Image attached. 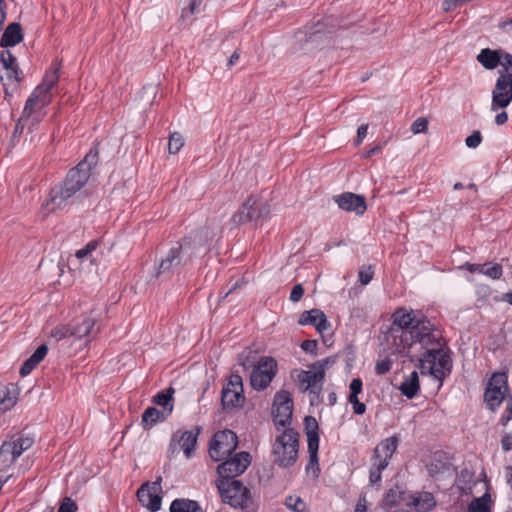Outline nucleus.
<instances>
[{
  "label": "nucleus",
  "instance_id": "62",
  "mask_svg": "<svg viewBox=\"0 0 512 512\" xmlns=\"http://www.w3.org/2000/svg\"><path fill=\"white\" fill-rule=\"evenodd\" d=\"M367 130H368V125H366V124H362L361 126L358 127V129H357V143H360V142L363 141V139L367 135Z\"/></svg>",
  "mask_w": 512,
  "mask_h": 512
},
{
  "label": "nucleus",
  "instance_id": "16",
  "mask_svg": "<svg viewBox=\"0 0 512 512\" xmlns=\"http://www.w3.org/2000/svg\"><path fill=\"white\" fill-rule=\"evenodd\" d=\"M201 431V427H196L195 431H181L178 430L173 433L169 452L170 454H174L175 452H179L183 450L184 455L187 459L191 458L197 444V438Z\"/></svg>",
  "mask_w": 512,
  "mask_h": 512
},
{
  "label": "nucleus",
  "instance_id": "50",
  "mask_svg": "<svg viewBox=\"0 0 512 512\" xmlns=\"http://www.w3.org/2000/svg\"><path fill=\"white\" fill-rule=\"evenodd\" d=\"M77 510L76 502L70 497H65L62 499L57 512H77Z\"/></svg>",
  "mask_w": 512,
  "mask_h": 512
},
{
  "label": "nucleus",
  "instance_id": "56",
  "mask_svg": "<svg viewBox=\"0 0 512 512\" xmlns=\"http://www.w3.org/2000/svg\"><path fill=\"white\" fill-rule=\"evenodd\" d=\"M482 141V136L479 131H474L470 136H468L465 140V144L469 148H476L480 145Z\"/></svg>",
  "mask_w": 512,
  "mask_h": 512
},
{
  "label": "nucleus",
  "instance_id": "38",
  "mask_svg": "<svg viewBox=\"0 0 512 512\" xmlns=\"http://www.w3.org/2000/svg\"><path fill=\"white\" fill-rule=\"evenodd\" d=\"M437 358L435 369H439V373H432V375L436 379L442 380L451 370V360L450 357L442 350H439Z\"/></svg>",
  "mask_w": 512,
  "mask_h": 512
},
{
  "label": "nucleus",
  "instance_id": "54",
  "mask_svg": "<svg viewBox=\"0 0 512 512\" xmlns=\"http://www.w3.org/2000/svg\"><path fill=\"white\" fill-rule=\"evenodd\" d=\"M391 366H392L391 359L386 357L376 363L375 371L379 375H384L390 371Z\"/></svg>",
  "mask_w": 512,
  "mask_h": 512
},
{
  "label": "nucleus",
  "instance_id": "40",
  "mask_svg": "<svg viewBox=\"0 0 512 512\" xmlns=\"http://www.w3.org/2000/svg\"><path fill=\"white\" fill-rule=\"evenodd\" d=\"M417 324H419L417 332H419L420 335L419 337H413V340L423 344L429 343L433 338L431 323L425 319H418Z\"/></svg>",
  "mask_w": 512,
  "mask_h": 512
},
{
  "label": "nucleus",
  "instance_id": "43",
  "mask_svg": "<svg viewBox=\"0 0 512 512\" xmlns=\"http://www.w3.org/2000/svg\"><path fill=\"white\" fill-rule=\"evenodd\" d=\"M490 502V494L485 493L482 497L475 498L468 505V512H490L488 503Z\"/></svg>",
  "mask_w": 512,
  "mask_h": 512
},
{
  "label": "nucleus",
  "instance_id": "52",
  "mask_svg": "<svg viewBox=\"0 0 512 512\" xmlns=\"http://www.w3.org/2000/svg\"><path fill=\"white\" fill-rule=\"evenodd\" d=\"M98 243L96 241L89 242L84 248L78 250L75 254L77 259L88 258L91 253L96 249Z\"/></svg>",
  "mask_w": 512,
  "mask_h": 512
},
{
  "label": "nucleus",
  "instance_id": "15",
  "mask_svg": "<svg viewBox=\"0 0 512 512\" xmlns=\"http://www.w3.org/2000/svg\"><path fill=\"white\" fill-rule=\"evenodd\" d=\"M251 462V457L248 452H240L233 458L224 461L217 467L219 474L218 480H236L235 478L245 472Z\"/></svg>",
  "mask_w": 512,
  "mask_h": 512
},
{
  "label": "nucleus",
  "instance_id": "61",
  "mask_svg": "<svg viewBox=\"0 0 512 512\" xmlns=\"http://www.w3.org/2000/svg\"><path fill=\"white\" fill-rule=\"evenodd\" d=\"M466 270H468L471 273L479 272L483 274L484 268L486 267V264H472V263H465L463 266Z\"/></svg>",
  "mask_w": 512,
  "mask_h": 512
},
{
  "label": "nucleus",
  "instance_id": "11",
  "mask_svg": "<svg viewBox=\"0 0 512 512\" xmlns=\"http://www.w3.org/2000/svg\"><path fill=\"white\" fill-rule=\"evenodd\" d=\"M293 413V399L288 391L281 390L274 396L272 406L273 422L277 429L290 425Z\"/></svg>",
  "mask_w": 512,
  "mask_h": 512
},
{
  "label": "nucleus",
  "instance_id": "19",
  "mask_svg": "<svg viewBox=\"0 0 512 512\" xmlns=\"http://www.w3.org/2000/svg\"><path fill=\"white\" fill-rule=\"evenodd\" d=\"M269 215V208L267 205L257 203L256 200L248 199L237 213L234 214L232 220L237 224H242L248 221H257L259 219L267 218Z\"/></svg>",
  "mask_w": 512,
  "mask_h": 512
},
{
  "label": "nucleus",
  "instance_id": "2",
  "mask_svg": "<svg viewBox=\"0 0 512 512\" xmlns=\"http://www.w3.org/2000/svg\"><path fill=\"white\" fill-rule=\"evenodd\" d=\"M216 486L224 503L245 512H256L257 504L250 490L239 480H217Z\"/></svg>",
  "mask_w": 512,
  "mask_h": 512
},
{
  "label": "nucleus",
  "instance_id": "51",
  "mask_svg": "<svg viewBox=\"0 0 512 512\" xmlns=\"http://www.w3.org/2000/svg\"><path fill=\"white\" fill-rule=\"evenodd\" d=\"M483 274L487 277L497 280L500 279L503 274V268L500 264L495 263L489 268H484Z\"/></svg>",
  "mask_w": 512,
  "mask_h": 512
},
{
  "label": "nucleus",
  "instance_id": "60",
  "mask_svg": "<svg viewBox=\"0 0 512 512\" xmlns=\"http://www.w3.org/2000/svg\"><path fill=\"white\" fill-rule=\"evenodd\" d=\"M302 350L307 353L314 354L317 349V341L316 340H305L301 344Z\"/></svg>",
  "mask_w": 512,
  "mask_h": 512
},
{
  "label": "nucleus",
  "instance_id": "37",
  "mask_svg": "<svg viewBox=\"0 0 512 512\" xmlns=\"http://www.w3.org/2000/svg\"><path fill=\"white\" fill-rule=\"evenodd\" d=\"M170 512H201V507L194 500L175 499L170 505Z\"/></svg>",
  "mask_w": 512,
  "mask_h": 512
},
{
  "label": "nucleus",
  "instance_id": "5",
  "mask_svg": "<svg viewBox=\"0 0 512 512\" xmlns=\"http://www.w3.org/2000/svg\"><path fill=\"white\" fill-rule=\"evenodd\" d=\"M397 446L398 439L397 437L392 436L381 441L375 447L369 472V480L371 484H376L381 481V472L388 466L389 460L395 453Z\"/></svg>",
  "mask_w": 512,
  "mask_h": 512
},
{
  "label": "nucleus",
  "instance_id": "27",
  "mask_svg": "<svg viewBox=\"0 0 512 512\" xmlns=\"http://www.w3.org/2000/svg\"><path fill=\"white\" fill-rule=\"evenodd\" d=\"M503 50H491L484 48L477 55V61L486 69L493 70L501 62Z\"/></svg>",
  "mask_w": 512,
  "mask_h": 512
},
{
  "label": "nucleus",
  "instance_id": "35",
  "mask_svg": "<svg viewBox=\"0 0 512 512\" xmlns=\"http://www.w3.org/2000/svg\"><path fill=\"white\" fill-rule=\"evenodd\" d=\"M21 116H26V121L24 123L25 129L27 130V133H32L44 118L45 112L27 109V107H24Z\"/></svg>",
  "mask_w": 512,
  "mask_h": 512
},
{
  "label": "nucleus",
  "instance_id": "57",
  "mask_svg": "<svg viewBox=\"0 0 512 512\" xmlns=\"http://www.w3.org/2000/svg\"><path fill=\"white\" fill-rule=\"evenodd\" d=\"M362 391V381L360 378H354L350 383V395L349 398H356Z\"/></svg>",
  "mask_w": 512,
  "mask_h": 512
},
{
  "label": "nucleus",
  "instance_id": "28",
  "mask_svg": "<svg viewBox=\"0 0 512 512\" xmlns=\"http://www.w3.org/2000/svg\"><path fill=\"white\" fill-rule=\"evenodd\" d=\"M419 389V376L416 371H413L407 375L399 386L401 393L408 399L414 398L417 395Z\"/></svg>",
  "mask_w": 512,
  "mask_h": 512
},
{
  "label": "nucleus",
  "instance_id": "46",
  "mask_svg": "<svg viewBox=\"0 0 512 512\" xmlns=\"http://www.w3.org/2000/svg\"><path fill=\"white\" fill-rule=\"evenodd\" d=\"M13 446L8 441L4 442L0 447V467H6L14 463L15 461H7L13 456Z\"/></svg>",
  "mask_w": 512,
  "mask_h": 512
},
{
  "label": "nucleus",
  "instance_id": "32",
  "mask_svg": "<svg viewBox=\"0 0 512 512\" xmlns=\"http://www.w3.org/2000/svg\"><path fill=\"white\" fill-rule=\"evenodd\" d=\"M170 414L160 411L154 407L147 408L142 414V423L144 428H151L159 421H164Z\"/></svg>",
  "mask_w": 512,
  "mask_h": 512
},
{
  "label": "nucleus",
  "instance_id": "44",
  "mask_svg": "<svg viewBox=\"0 0 512 512\" xmlns=\"http://www.w3.org/2000/svg\"><path fill=\"white\" fill-rule=\"evenodd\" d=\"M72 335V328L69 325H59L54 327L49 334L51 339H54L56 342L63 340Z\"/></svg>",
  "mask_w": 512,
  "mask_h": 512
},
{
  "label": "nucleus",
  "instance_id": "64",
  "mask_svg": "<svg viewBox=\"0 0 512 512\" xmlns=\"http://www.w3.org/2000/svg\"><path fill=\"white\" fill-rule=\"evenodd\" d=\"M305 423H306V426H307V432L308 431H315L314 429L317 428V422H316L315 418H313L311 416H307L305 418Z\"/></svg>",
  "mask_w": 512,
  "mask_h": 512
},
{
  "label": "nucleus",
  "instance_id": "14",
  "mask_svg": "<svg viewBox=\"0 0 512 512\" xmlns=\"http://www.w3.org/2000/svg\"><path fill=\"white\" fill-rule=\"evenodd\" d=\"M193 257L190 242H184L177 247H173L167 253L165 258L162 259L157 275L168 273L172 268L177 267L180 264H187L191 262Z\"/></svg>",
  "mask_w": 512,
  "mask_h": 512
},
{
  "label": "nucleus",
  "instance_id": "33",
  "mask_svg": "<svg viewBox=\"0 0 512 512\" xmlns=\"http://www.w3.org/2000/svg\"><path fill=\"white\" fill-rule=\"evenodd\" d=\"M0 61L7 71V77L17 81L18 66L14 55L9 50H3L0 55Z\"/></svg>",
  "mask_w": 512,
  "mask_h": 512
},
{
  "label": "nucleus",
  "instance_id": "53",
  "mask_svg": "<svg viewBox=\"0 0 512 512\" xmlns=\"http://www.w3.org/2000/svg\"><path fill=\"white\" fill-rule=\"evenodd\" d=\"M374 271L371 266L363 267L359 271V281L362 285H367L371 282Z\"/></svg>",
  "mask_w": 512,
  "mask_h": 512
},
{
  "label": "nucleus",
  "instance_id": "41",
  "mask_svg": "<svg viewBox=\"0 0 512 512\" xmlns=\"http://www.w3.org/2000/svg\"><path fill=\"white\" fill-rule=\"evenodd\" d=\"M413 505L419 512H427L435 506V500L431 493L425 492L414 498Z\"/></svg>",
  "mask_w": 512,
  "mask_h": 512
},
{
  "label": "nucleus",
  "instance_id": "48",
  "mask_svg": "<svg viewBox=\"0 0 512 512\" xmlns=\"http://www.w3.org/2000/svg\"><path fill=\"white\" fill-rule=\"evenodd\" d=\"M285 504L294 512H303L305 509V503L300 497L289 496L286 498Z\"/></svg>",
  "mask_w": 512,
  "mask_h": 512
},
{
  "label": "nucleus",
  "instance_id": "39",
  "mask_svg": "<svg viewBox=\"0 0 512 512\" xmlns=\"http://www.w3.org/2000/svg\"><path fill=\"white\" fill-rule=\"evenodd\" d=\"M387 342L392 354L404 355L406 354L407 349L412 345L413 338H408L406 341H402V338L394 339L391 337L389 331L387 335Z\"/></svg>",
  "mask_w": 512,
  "mask_h": 512
},
{
  "label": "nucleus",
  "instance_id": "20",
  "mask_svg": "<svg viewBox=\"0 0 512 512\" xmlns=\"http://www.w3.org/2000/svg\"><path fill=\"white\" fill-rule=\"evenodd\" d=\"M77 192L78 191L72 186H68L62 182L60 185L51 189L49 198L45 204L46 208L49 212L65 208L69 204V200Z\"/></svg>",
  "mask_w": 512,
  "mask_h": 512
},
{
  "label": "nucleus",
  "instance_id": "34",
  "mask_svg": "<svg viewBox=\"0 0 512 512\" xmlns=\"http://www.w3.org/2000/svg\"><path fill=\"white\" fill-rule=\"evenodd\" d=\"M203 0H180L181 14L179 21L183 24L191 22L192 16L198 10Z\"/></svg>",
  "mask_w": 512,
  "mask_h": 512
},
{
  "label": "nucleus",
  "instance_id": "23",
  "mask_svg": "<svg viewBox=\"0 0 512 512\" xmlns=\"http://www.w3.org/2000/svg\"><path fill=\"white\" fill-rule=\"evenodd\" d=\"M298 324L303 326L312 325L319 333L326 332L330 327L324 312L317 308L302 312L298 319Z\"/></svg>",
  "mask_w": 512,
  "mask_h": 512
},
{
  "label": "nucleus",
  "instance_id": "4",
  "mask_svg": "<svg viewBox=\"0 0 512 512\" xmlns=\"http://www.w3.org/2000/svg\"><path fill=\"white\" fill-rule=\"evenodd\" d=\"M298 446L299 434L294 429H284L273 444L274 462L280 467L293 465L298 458Z\"/></svg>",
  "mask_w": 512,
  "mask_h": 512
},
{
  "label": "nucleus",
  "instance_id": "1",
  "mask_svg": "<svg viewBox=\"0 0 512 512\" xmlns=\"http://www.w3.org/2000/svg\"><path fill=\"white\" fill-rule=\"evenodd\" d=\"M484 400L492 411L502 402L506 403V411L500 418L501 424L506 427L512 420V397L508 396L507 376L505 373L493 374L487 384Z\"/></svg>",
  "mask_w": 512,
  "mask_h": 512
},
{
  "label": "nucleus",
  "instance_id": "21",
  "mask_svg": "<svg viewBox=\"0 0 512 512\" xmlns=\"http://www.w3.org/2000/svg\"><path fill=\"white\" fill-rule=\"evenodd\" d=\"M333 200L340 209L346 212H353L358 216L363 215L367 210L365 197L352 192H344L340 195H335Z\"/></svg>",
  "mask_w": 512,
  "mask_h": 512
},
{
  "label": "nucleus",
  "instance_id": "26",
  "mask_svg": "<svg viewBox=\"0 0 512 512\" xmlns=\"http://www.w3.org/2000/svg\"><path fill=\"white\" fill-rule=\"evenodd\" d=\"M18 400V391L14 384L0 385V413L13 408Z\"/></svg>",
  "mask_w": 512,
  "mask_h": 512
},
{
  "label": "nucleus",
  "instance_id": "25",
  "mask_svg": "<svg viewBox=\"0 0 512 512\" xmlns=\"http://www.w3.org/2000/svg\"><path fill=\"white\" fill-rule=\"evenodd\" d=\"M22 27L18 22L10 23L0 39L1 47H13L23 41Z\"/></svg>",
  "mask_w": 512,
  "mask_h": 512
},
{
  "label": "nucleus",
  "instance_id": "55",
  "mask_svg": "<svg viewBox=\"0 0 512 512\" xmlns=\"http://www.w3.org/2000/svg\"><path fill=\"white\" fill-rule=\"evenodd\" d=\"M25 121H26V116H21L19 118L18 122L16 123V126H15L14 131H13V135H12L13 143L18 141L20 136L24 133V130H25L24 123H25Z\"/></svg>",
  "mask_w": 512,
  "mask_h": 512
},
{
  "label": "nucleus",
  "instance_id": "29",
  "mask_svg": "<svg viewBox=\"0 0 512 512\" xmlns=\"http://www.w3.org/2000/svg\"><path fill=\"white\" fill-rule=\"evenodd\" d=\"M95 325V319L91 316L85 315L82 318L75 321V323L70 326L72 328V335L75 338H84L88 336L93 327Z\"/></svg>",
  "mask_w": 512,
  "mask_h": 512
},
{
  "label": "nucleus",
  "instance_id": "17",
  "mask_svg": "<svg viewBox=\"0 0 512 512\" xmlns=\"http://www.w3.org/2000/svg\"><path fill=\"white\" fill-rule=\"evenodd\" d=\"M512 102V79L510 76H499L492 90L491 110L504 109Z\"/></svg>",
  "mask_w": 512,
  "mask_h": 512
},
{
  "label": "nucleus",
  "instance_id": "6",
  "mask_svg": "<svg viewBox=\"0 0 512 512\" xmlns=\"http://www.w3.org/2000/svg\"><path fill=\"white\" fill-rule=\"evenodd\" d=\"M418 318L414 313L406 312L404 309H399L393 314V324L390 328V335L394 339L402 338V341H406L408 338L419 337L417 332Z\"/></svg>",
  "mask_w": 512,
  "mask_h": 512
},
{
  "label": "nucleus",
  "instance_id": "13",
  "mask_svg": "<svg viewBox=\"0 0 512 512\" xmlns=\"http://www.w3.org/2000/svg\"><path fill=\"white\" fill-rule=\"evenodd\" d=\"M276 369L277 364L273 358L262 357L251 372V386L259 391L264 390L274 378Z\"/></svg>",
  "mask_w": 512,
  "mask_h": 512
},
{
  "label": "nucleus",
  "instance_id": "18",
  "mask_svg": "<svg viewBox=\"0 0 512 512\" xmlns=\"http://www.w3.org/2000/svg\"><path fill=\"white\" fill-rule=\"evenodd\" d=\"M161 478L152 483L143 484L137 491V497L143 507L150 512H157L161 508L162 497L161 491Z\"/></svg>",
  "mask_w": 512,
  "mask_h": 512
},
{
  "label": "nucleus",
  "instance_id": "42",
  "mask_svg": "<svg viewBox=\"0 0 512 512\" xmlns=\"http://www.w3.org/2000/svg\"><path fill=\"white\" fill-rule=\"evenodd\" d=\"M11 446H13V456L7 459V461H16V459L27 449H29L32 445V440L30 438H18L13 441H8Z\"/></svg>",
  "mask_w": 512,
  "mask_h": 512
},
{
  "label": "nucleus",
  "instance_id": "47",
  "mask_svg": "<svg viewBox=\"0 0 512 512\" xmlns=\"http://www.w3.org/2000/svg\"><path fill=\"white\" fill-rule=\"evenodd\" d=\"M503 72L499 76H510L512 79V55L503 51L500 64Z\"/></svg>",
  "mask_w": 512,
  "mask_h": 512
},
{
  "label": "nucleus",
  "instance_id": "12",
  "mask_svg": "<svg viewBox=\"0 0 512 512\" xmlns=\"http://www.w3.org/2000/svg\"><path fill=\"white\" fill-rule=\"evenodd\" d=\"M245 401L243 382L241 376L232 374L228 383L223 387L221 403L223 409L240 408Z\"/></svg>",
  "mask_w": 512,
  "mask_h": 512
},
{
  "label": "nucleus",
  "instance_id": "58",
  "mask_svg": "<svg viewBox=\"0 0 512 512\" xmlns=\"http://www.w3.org/2000/svg\"><path fill=\"white\" fill-rule=\"evenodd\" d=\"M304 289L301 284H296L290 293V300L294 303L300 301L303 297Z\"/></svg>",
  "mask_w": 512,
  "mask_h": 512
},
{
  "label": "nucleus",
  "instance_id": "3",
  "mask_svg": "<svg viewBox=\"0 0 512 512\" xmlns=\"http://www.w3.org/2000/svg\"><path fill=\"white\" fill-rule=\"evenodd\" d=\"M60 78V64L53 62L50 68L46 71L41 84H39L30 97L27 99L25 107L41 112L52 101V89L57 85Z\"/></svg>",
  "mask_w": 512,
  "mask_h": 512
},
{
  "label": "nucleus",
  "instance_id": "36",
  "mask_svg": "<svg viewBox=\"0 0 512 512\" xmlns=\"http://www.w3.org/2000/svg\"><path fill=\"white\" fill-rule=\"evenodd\" d=\"M175 390L172 387H169L154 396L153 402L159 406L163 407V411L171 414L173 411V394Z\"/></svg>",
  "mask_w": 512,
  "mask_h": 512
},
{
  "label": "nucleus",
  "instance_id": "10",
  "mask_svg": "<svg viewBox=\"0 0 512 512\" xmlns=\"http://www.w3.org/2000/svg\"><path fill=\"white\" fill-rule=\"evenodd\" d=\"M97 156V152L92 151L86 154L85 158L68 172L63 183L77 191L83 188L91 175L92 167L97 164Z\"/></svg>",
  "mask_w": 512,
  "mask_h": 512
},
{
  "label": "nucleus",
  "instance_id": "8",
  "mask_svg": "<svg viewBox=\"0 0 512 512\" xmlns=\"http://www.w3.org/2000/svg\"><path fill=\"white\" fill-rule=\"evenodd\" d=\"M237 435L231 430L218 431L209 444V455L214 461H221L237 448Z\"/></svg>",
  "mask_w": 512,
  "mask_h": 512
},
{
  "label": "nucleus",
  "instance_id": "22",
  "mask_svg": "<svg viewBox=\"0 0 512 512\" xmlns=\"http://www.w3.org/2000/svg\"><path fill=\"white\" fill-rule=\"evenodd\" d=\"M219 235V229L206 226L194 234L193 237L185 239L184 242H190L193 256L204 254L207 250L206 245L211 243Z\"/></svg>",
  "mask_w": 512,
  "mask_h": 512
},
{
  "label": "nucleus",
  "instance_id": "30",
  "mask_svg": "<svg viewBox=\"0 0 512 512\" xmlns=\"http://www.w3.org/2000/svg\"><path fill=\"white\" fill-rule=\"evenodd\" d=\"M48 348L46 345H40L36 351L23 363L20 374L28 375L46 356Z\"/></svg>",
  "mask_w": 512,
  "mask_h": 512
},
{
  "label": "nucleus",
  "instance_id": "7",
  "mask_svg": "<svg viewBox=\"0 0 512 512\" xmlns=\"http://www.w3.org/2000/svg\"><path fill=\"white\" fill-rule=\"evenodd\" d=\"M325 377L324 363L317 362L307 371L298 374V383L303 392L309 391L310 402L314 403L318 398Z\"/></svg>",
  "mask_w": 512,
  "mask_h": 512
},
{
  "label": "nucleus",
  "instance_id": "45",
  "mask_svg": "<svg viewBox=\"0 0 512 512\" xmlns=\"http://www.w3.org/2000/svg\"><path fill=\"white\" fill-rule=\"evenodd\" d=\"M183 145L184 139L180 133L174 132L170 135L168 141V151L170 154L178 153L180 149L183 147Z\"/></svg>",
  "mask_w": 512,
  "mask_h": 512
},
{
  "label": "nucleus",
  "instance_id": "59",
  "mask_svg": "<svg viewBox=\"0 0 512 512\" xmlns=\"http://www.w3.org/2000/svg\"><path fill=\"white\" fill-rule=\"evenodd\" d=\"M349 402L352 404L353 406V411L355 414H358V415H362L365 413L366 411V406L364 403L360 402L358 400V397L356 398H348Z\"/></svg>",
  "mask_w": 512,
  "mask_h": 512
},
{
  "label": "nucleus",
  "instance_id": "63",
  "mask_svg": "<svg viewBox=\"0 0 512 512\" xmlns=\"http://www.w3.org/2000/svg\"><path fill=\"white\" fill-rule=\"evenodd\" d=\"M508 121V114L505 111L498 113L495 116V123L497 125H503Z\"/></svg>",
  "mask_w": 512,
  "mask_h": 512
},
{
  "label": "nucleus",
  "instance_id": "9",
  "mask_svg": "<svg viewBox=\"0 0 512 512\" xmlns=\"http://www.w3.org/2000/svg\"><path fill=\"white\" fill-rule=\"evenodd\" d=\"M97 156V152L92 151L86 154L85 158L68 172L63 183L77 191L83 188L91 175L92 167L97 164Z\"/></svg>",
  "mask_w": 512,
  "mask_h": 512
},
{
  "label": "nucleus",
  "instance_id": "24",
  "mask_svg": "<svg viewBox=\"0 0 512 512\" xmlns=\"http://www.w3.org/2000/svg\"><path fill=\"white\" fill-rule=\"evenodd\" d=\"M307 443L309 462L306 466V470L308 473H312L314 478H317L320 473V468L318 465L319 436L316 431L307 432Z\"/></svg>",
  "mask_w": 512,
  "mask_h": 512
},
{
  "label": "nucleus",
  "instance_id": "49",
  "mask_svg": "<svg viewBox=\"0 0 512 512\" xmlns=\"http://www.w3.org/2000/svg\"><path fill=\"white\" fill-rule=\"evenodd\" d=\"M428 129V120L425 117L417 118L411 125L413 134L425 133Z\"/></svg>",
  "mask_w": 512,
  "mask_h": 512
},
{
  "label": "nucleus",
  "instance_id": "31",
  "mask_svg": "<svg viewBox=\"0 0 512 512\" xmlns=\"http://www.w3.org/2000/svg\"><path fill=\"white\" fill-rule=\"evenodd\" d=\"M439 350H427L420 358V369L423 374L439 373V369H435Z\"/></svg>",
  "mask_w": 512,
  "mask_h": 512
}]
</instances>
